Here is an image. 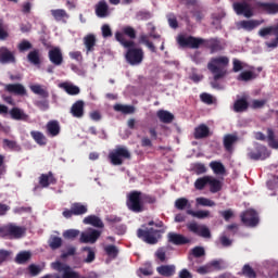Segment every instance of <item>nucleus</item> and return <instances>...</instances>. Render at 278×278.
I'll use <instances>...</instances> for the list:
<instances>
[{"label":"nucleus","mask_w":278,"mask_h":278,"mask_svg":"<svg viewBox=\"0 0 278 278\" xmlns=\"http://www.w3.org/2000/svg\"><path fill=\"white\" fill-rule=\"evenodd\" d=\"M157 118L161 123H165V125H168L175 121V115L168 111L160 110L156 113Z\"/></svg>","instance_id":"nucleus-29"},{"label":"nucleus","mask_w":278,"mask_h":278,"mask_svg":"<svg viewBox=\"0 0 278 278\" xmlns=\"http://www.w3.org/2000/svg\"><path fill=\"white\" fill-rule=\"evenodd\" d=\"M55 184H58V178L53 175V172L41 174L39 177V185L41 188H49V186H55Z\"/></svg>","instance_id":"nucleus-21"},{"label":"nucleus","mask_w":278,"mask_h":278,"mask_svg":"<svg viewBox=\"0 0 278 278\" xmlns=\"http://www.w3.org/2000/svg\"><path fill=\"white\" fill-rule=\"evenodd\" d=\"M51 16H53L54 21L58 23H66L67 18H71V15L64 9H52L50 11Z\"/></svg>","instance_id":"nucleus-24"},{"label":"nucleus","mask_w":278,"mask_h":278,"mask_svg":"<svg viewBox=\"0 0 278 278\" xmlns=\"http://www.w3.org/2000/svg\"><path fill=\"white\" fill-rule=\"evenodd\" d=\"M264 20H250V21H241L240 25L242 29H247V31H253L255 27H260V25H263Z\"/></svg>","instance_id":"nucleus-28"},{"label":"nucleus","mask_w":278,"mask_h":278,"mask_svg":"<svg viewBox=\"0 0 278 278\" xmlns=\"http://www.w3.org/2000/svg\"><path fill=\"white\" fill-rule=\"evenodd\" d=\"M30 90L34 92V94H39V97H42V99H49V91L42 89V86L40 85L30 86Z\"/></svg>","instance_id":"nucleus-43"},{"label":"nucleus","mask_w":278,"mask_h":278,"mask_svg":"<svg viewBox=\"0 0 278 278\" xmlns=\"http://www.w3.org/2000/svg\"><path fill=\"white\" fill-rule=\"evenodd\" d=\"M270 34H274L276 36V38L273 39L271 41H266L265 46L267 49H277V47H278V24L276 26H269V27L261 28L258 30V36H261V38H266V36H270Z\"/></svg>","instance_id":"nucleus-7"},{"label":"nucleus","mask_w":278,"mask_h":278,"mask_svg":"<svg viewBox=\"0 0 278 278\" xmlns=\"http://www.w3.org/2000/svg\"><path fill=\"white\" fill-rule=\"evenodd\" d=\"M126 205L128 210H130V212H135V214L144 212V205L142 204V192L131 191L127 197Z\"/></svg>","instance_id":"nucleus-6"},{"label":"nucleus","mask_w":278,"mask_h":278,"mask_svg":"<svg viewBox=\"0 0 278 278\" xmlns=\"http://www.w3.org/2000/svg\"><path fill=\"white\" fill-rule=\"evenodd\" d=\"M255 10L264 14L275 15L278 14V3L258 1L254 4Z\"/></svg>","instance_id":"nucleus-12"},{"label":"nucleus","mask_w":278,"mask_h":278,"mask_svg":"<svg viewBox=\"0 0 278 278\" xmlns=\"http://www.w3.org/2000/svg\"><path fill=\"white\" fill-rule=\"evenodd\" d=\"M27 60L34 66H38L40 64V50L35 49L27 54Z\"/></svg>","instance_id":"nucleus-37"},{"label":"nucleus","mask_w":278,"mask_h":278,"mask_svg":"<svg viewBox=\"0 0 278 278\" xmlns=\"http://www.w3.org/2000/svg\"><path fill=\"white\" fill-rule=\"evenodd\" d=\"M177 42L184 49H199V47L204 46L205 49H210L211 53L223 51V45L218 38L203 39L194 36L186 37L184 35H179Z\"/></svg>","instance_id":"nucleus-1"},{"label":"nucleus","mask_w":278,"mask_h":278,"mask_svg":"<svg viewBox=\"0 0 278 278\" xmlns=\"http://www.w3.org/2000/svg\"><path fill=\"white\" fill-rule=\"evenodd\" d=\"M83 251H87L88 252V255L85 258L86 264H92V261L96 258V254H94L92 248L85 247L83 249Z\"/></svg>","instance_id":"nucleus-58"},{"label":"nucleus","mask_w":278,"mask_h":278,"mask_svg":"<svg viewBox=\"0 0 278 278\" xmlns=\"http://www.w3.org/2000/svg\"><path fill=\"white\" fill-rule=\"evenodd\" d=\"M62 238L58 236H50L48 240V244L52 251H58V249L62 248Z\"/></svg>","instance_id":"nucleus-36"},{"label":"nucleus","mask_w":278,"mask_h":278,"mask_svg":"<svg viewBox=\"0 0 278 278\" xmlns=\"http://www.w3.org/2000/svg\"><path fill=\"white\" fill-rule=\"evenodd\" d=\"M113 110L115 112H122V114H134L136 112V108L134 105L127 104H115Z\"/></svg>","instance_id":"nucleus-35"},{"label":"nucleus","mask_w":278,"mask_h":278,"mask_svg":"<svg viewBox=\"0 0 278 278\" xmlns=\"http://www.w3.org/2000/svg\"><path fill=\"white\" fill-rule=\"evenodd\" d=\"M187 228L191 233H195V236H200V238H212V232L207 226L199 225L193 222L188 224Z\"/></svg>","instance_id":"nucleus-11"},{"label":"nucleus","mask_w":278,"mask_h":278,"mask_svg":"<svg viewBox=\"0 0 278 278\" xmlns=\"http://www.w3.org/2000/svg\"><path fill=\"white\" fill-rule=\"evenodd\" d=\"M109 160L113 166H123L125 160H131V152L126 147L117 146L109 153Z\"/></svg>","instance_id":"nucleus-5"},{"label":"nucleus","mask_w":278,"mask_h":278,"mask_svg":"<svg viewBox=\"0 0 278 278\" xmlns=\"http://www.w3.org/2000/svg\"><path fill=\"white\" fill-rule=\"evenodd\" d=\"M208 186L212 194H216V192H220L223 190V182L212 176H208Z\"/></svg>","instance_id":"nucleus-30"},{"label":"nucleus","mask_w":278,"mask_h":278,"mask_svg":"<svg viewBox=\"0 0 278 278\" xmlns=\"http://www.w3.org/2000/svg\"><path fill=\"white\" fill-rule=\"evenodd\" d=\"M238 81H251V79H255V74L251 71L242 72L238 77Z\"/></svg>","instance_id":"nucleus-47"},{"label":"nucleus","mask_w":278,"mask_h":278,"mask_svg":"<svg viewBox=\"0 0 278 278\" xmlns=\"http://www.w3.org/2000/svg\"><path fill=\"white\" fill-rule=\"evenodd\" d=\"M0 64H16V56L8 47H0Z\"/></svg>","instance_id":"nucleus-16"},{"label":"nucleus","mask_w":278,"mask_h":278,"mask_svg":"<svg viewBox=\"0 0 278 278\" xmlns=\"http://www.w3.org/2000/svg\"><path fill=\"white\" fill-rule=\"evenodd\" d=\"M33 47L31 42L24 39L18 43L17 49L20 53H25V51H29Z\"/></svg>","instance_id":"nucleus-50"},{"label":"nucleus","mask_w":278,"mask_h":278,"mask_svg":"<svg viewBox=\"0 0 278 278\" xmlns=\"http://www.w3.org/2000/svg\"><path fill=\"white\" fill-rule=\"evenodd\" d=\"M142 227L137 229V238L146 242V244H157L162 238V231L154 228H147L146 226Z\"/></svg>","instance_id":"nucleus-4"},{"label":"nucleus","mask_w":278,"mask_h":278,"mask_svg":"<svg viewBox=\"0 0 278 278\" xmlns=\"http://www.w3.org/2000/svg\"><path fill=\"white\" fill-rule=\"evenodd\" d=\"M239 275L247 277V278H257V273L251 267V265L245 264L243 265L241 273Z\"/></svg>","instance_id":"nucleus-40"},{"label":"nucleus","mask_w":278,"mask_h":278,"mask_svg":"<svg viewBox=\"0 0 278 278\" xmlns=\"http://www.w3.org/2000/svg\"><path fill=\"white\" fill-rule=\"evenodd\" d=\"M96 14L99 18H105L106 16H110V7L105 0L98 2V5H96Z\"/></svg>","instance_id":"nucleus-25"},{"label":"nucleus","mask_w":278,"mask_h":278,"mask_svg":"<svg viewBox=\"0 0 278 278\" xmlns=\"http://www.w3.org/2000/svg\"><path fill=\"white\" fill-rule=\"evenodd\" d=\"M267 142L270 149H278V139H275V130L267 128Z\"/></svg>","instance_id":"nucleus-41"},{"label":"nucleus","mask_w":278,"mask_h":278,"mask_svg":"<svg viewBox=\"0 0 278 278\" xmlns=\"http://www.w3.org/2000/svg\"><path fill=\"white\" fill-rule=\"evenodd\" d=\"M102 36H103V38H111V36H112V28H110V25L104 24L102 26Z\"/></svg>","instance_id":"nucleus-64"},{"label":"nucleus","mask_w":278,"mask_h":278,"mask_svg":"<svg viewBox=\"0 0 278 278\" xmlns=\"http://www.w3.org/2000/svg\"><path fill=\"white\" fill-rule=\"evenodd\" d=\"M4 90L17 97H25V94H27V89H25V86L22 84H8L4 86Z\"/></svg>","instance_id":"nucleus-18"},{"label":"nucleus","mask_w":278,"mask_h":278,"mask_svg":"<svg viewBox=\"0 0 278 278\" xmlns=\"http://www.w3.org/2000/svg\"><path fill=\"white\" fill-rule=\"evenodd\" d=\"M115 40L127 49L125 59L130 66H140L142 64L144 60V50L142 48H136V42L127 40L121 31L115 33Z\"/></svg>","instance_id":"nucleus-2"},{"label":"nucleus","mask_w":278,"mask_h":278,"mask_svg":"<svg viewBox=\"0 0 278 278\" xmlns=\"http://www.w3.org/2000/svg\"><path fill=\"white\" fill-rule=\"evenodd\" d=\"M99 238H101V231L97 230V229H90L87 232H83L80 235V242L83 244H94V242H97V240H99Z\"/></svg>","instance_id":"nucleus-15"},{"label":"nucleus","mask_w":278,"mask_h":278,"mask_svg":"<svg viewBox=\"0 0 278 278\" xmlns=\"http://www.w3.org/2000/svg\"><path fill=\"white\" fill-rule=\"evenodd\" d=\"M25 233H27V228L25 226L9 224V238L18 240L20 238H23Z\"/></svg>","instance_id":"nucleus-19"},{"label":"nucleus","mask_w":278,"mask_h":278,"mask_svg":"<svg viewBox=\"0 0 278 278\" xmlns=\"http://www.w3.org/2000/svg\"><path fill=\"white\" fill-rule=\"evenodd\" d=\"M63 88L65 90V92H67V94H79L80 90L79 87L75 86V85H68V84H64Z\"/></svg>","instance_id":"nucleus-51"},{"label":"nucleus","mask_w":278,"mask_h":278,"mask_svg":"<svg viewBox=\"0 0 278 278\" xmlns=\"http://www.w3.org/2000/svg\"><path fill=\"white\" fill-rule=\"evenodd\" d=\"M48 58L54 66H62V64H64V55L62 54V50L58 47L49 50Z\"/></svg>","instance_id":"nucleus-14"},{"label":"nucleus","mask_w":278,"mask_h":278,"mask_svg":"<svg viewBox=\"0 0 278 278\" xmlns=\"http://www.w3.org/2000/svg\"><path fill=\"white\" fill-rule=\"evenodd\" d=\"M233 10L236 14L243 15L245 18H251L253 16V7L248 2L233 3Z\"/></svg>","instance_id":"nucleus-13"},{"label":"nucleus","mask_w":278,"mask_h":278,"mask_svg":"<svg viewBox=\"0 0 278 278\" xmlns=\"http://www.w3.org/2000/svg\"><path fill=\"white\" fill-rule=\"evenodd\" d=\"M243 68H244V66H242V61H240L238 59H233V61H232L233 73H240V71H242Z\"/></svg>","instance_id":"nucleus-61"},{"label":"nucleus","mask_w":278,"mask_h":278,"mask_svg":"<svg viewBox=\"0 0 278 278\" xmlns=\"http://www.w3.org/2000/svg\"><path fill=\"white\" fill-rule=\"evenodd\" d=\"M12 260V251L0 249V266H3L5 262H10Z\"/></svg>","instance_id":"nucleus-46"},{"label":"nucleus","mask_w":278,"mask_h":278,"mask_svg":"<svg viewBox=\"0 0 278 278\" xmlns=\"http://www.w3.org/2000/svg\"><path fill=\"white\" fill-rule=\"evenodd\" d=\"M192 255L193 257H203V255H205V249L195 247L192 249Z\"/></svg>","instance_id":"nucleus-63"},{"label":"nucleus","mask_w":278,"mask_h":278,"mask_svg":"<svg viewBox=\"0 0 278 278\" xmlns=\"http://www.w3.org/2000/svg\"><path fill=\"white\" fill-rule=\"evenodd\" d=\"M229 66V58L228 56H216L212 58L207 63V68L214 75V81H218L223 79L227 75V67Z\"/></svg>","instance_id":"nucleus-3"},{"label":"nucleus","mask_w":278,"mask_h":278,"mask_svg":"<svg viewBox=\"0 0 278 278\" xmlns=\"http://www.w3.org/2000/svg\"><path fill=\"white\" fill-rule=\"evenodd\" d=\"M83 223L85 225H91L92 227H97L98 229H103V227H105L103 220H101L97 215H89L85 217Z\"/></svg>","instance_id":"nucleus-26"},{"label":"nucleus","mask_w":278,"mask_h":278,"mask_svg":"<svg viewBox=\"0 0 278 278\" xmlns=\"http://www.w3.org/2000/svg\"><path fill=\"white\" fill-rule=\"evenodd\" d=\"M187 214L189 216H193V218H199L200 220H203V218H210V211H192V210H188Z\"/></svg>","instance_id":"nucleus-42"},{"label":"nucleus","mask_w":278,"mask_h":278,"mask_svg":"<svg viewBox=\"0 0 278 278\" xmlns=\"http://www.w3.org/2000/svg\"><path fill=\"white\" fill-rule=\"evenodd\" d=\"M10 115H11V118H13V121H28L29 119V115H27L25 112H23V110H21L18 108L11 109Z\"/></svg>","instance_id":"nucleus-32"},{"label":"nucleus","mask_w":278,"mask_h":278,"mask_svg":"<svg viewBox=\"0 0 278 278\" xmlns=\"http://www.w3.org/2000/svg\"><path fill=\"white\" fill-rule=\"evenodd\" d=\"M266 105V100H253L251 108L252 110H262Z\"/></svg>","instance_id":"nucleus-62"},{"label":"nucleus","mask_w":278,"mask_h":278,"mask_svg":"<svg viewBox=\"0 0 278 278\" xmlns=\"http://www.w3.org/2000/svg\"><path fill=\"white\" fill-rule=\"evenodd\" d=\"M210 166L215 175H225V165L223 163L215 161L211 162Z\"/></svg>","instance_id":"nucleus-45"},{"label":"nucleus","mask_w":278,"mask_h":278,"mask_svg":"<svg viewBox=\"0 0 278 278\" xmlns=\"http://www.w3.org/2000/svg\"><path fill=\"white\" fill-rule=\"evenodd\" d=\"M28 271L31 277H38V275H40V273H42V269L40 268V266H38L36 264H30L28 266Z\"/></svg>","instance_id":"nucleus-57"},{"label":"nucleus","mask_w":278,"mask_h":278,"mask_svg":"<svg viewBox=\"0 0 278 278\" xmlns=\"http://www.w3.org/2000/svg\"><path fill=\"white\" fill-rule=\"evenodd\" d=\"M210 136V127L205 124L199 125L194 129V138L195 140H202L203 138H207Z\"/></svg>","instance_id":"nucleus-27"},{"label":"nucleus","mask_w":278,"mask_h":278,"mask_svg":"<svg viewBox=\"0 0 278 278\" xmlns=\"http://www.w3.org/2000/svg\"><path fill=\"white\" fill-rule=\"evenodd\" d=\"M247 110H249V101H247V98H241L235 101L233 112L242 113L247 112Z\"/></svg>","instance_id":"nucleus-33"},{"label":"nucleus","mask_w":278,"mask_h":278,"mask_svg":"<svg viewBox=\"0 0 278 278\" xmlns=\"http://www.w3.org/2000/svg\"><path fill=\"white\" fill-rule=\"evenodd\" d=\"M86 103L83 100H77L71 108L70 113L74 118H84Z\"/></svg>","instance_id":"nucleus-20"},{"label":"nucleus","mask_w":278,"mask_h":278,"mask_svg":"<svg viewBox=\"0 0 278 278\" xmlns=\"http://www.w3.org/2000/svg\"><path fill=\"white\" fill-rule=\"evenodd\" d=\"M104 251L109 257H118V248H116V245H106Z\"/></svg>","instance_id":"nucleus-52"},{"label":"nucleus","mask_w":278,"mask_h":278,"mask_svg":"<svg viewBox=\"0 0 278 278\" xmlns=\"http://www.w3.org/2000/svg\"><path fill=\"white\" fill-rule=\"evenodd\" d=\"M200 101H202V103H205L206 105H214V102L216 101L214 99L213 94H210L207 92H203L200 94Z\"/></svg>","instance_id":"nucleus-48"},{"label":"nucleus","mask_w":278,"mask_h":278,"mask_svg":"<svg viewBox=\"0 0 278 278\" xmlns=\"http://www.w3.org/2000/svg\"><path fill=\"white\" fill-rule=\"evenodd\" d=\"M77 236H79V230H76V229H68L63 232V237L66 240H75V238H77Z\"/></svg>","instance_id":"nucleus-54"},{"label":"nucleus","mask_w":278,"mask_h":278,"mask_svg":"<svg viewBox=\"0 0 278 278\" xmlns=\"http://www.w3.org/2000/svg\"><path fill=\"white\" fill-rule=\"evenodd\" d=\"M195 201L198 205H202V207H214V205H216V202L203 197L197 198Z\"/></svg>","instance_id":"nucleus-49"},{"label":"nucleus","mask_w":278,"mask_h":278,"mask_svg":"<svg viewBox=\"0 0 278 278\" xmlns=\"http://www.w3.org/2000/svg\"><path fill=\"white\" fill-rule=\"evenodd\" d=\"M75 253H77V248L70 245L66 251H62L61 260H66L67 257L75 255Z\"/></svg>","instance_id":"nucleus-53"},{"label":"nucleus","mask_w":278,"mask_h":278,"mask_svg":"<svg viewBox=\"0 0 278 278\" xmlns=\"http://www.w3.org/2000/svg\"><path fill=\"white\" fill-rule=\"evenodd\" d=\"M248 157H250V160H254V162L260 160H268V157H270V151H268L266 146L258 144L255 147V150L248 153Z\"/></svg>","instance_id":"nucleus-10"},{"label":"nucleus","mask_w":278,"mask_h":278,"mask_svg":"<svg viewBox=\"0 0 278 278\" xmlns=\"http://www.w3.org/2000/svg\"><path fill=\"white\" fill-rule=\"evenodd\" d=\"M210 176H203L198 178L194 182L195 190H204L205 186H208Z\"/></svg>","instance_id":"nucleus-44"},{"label":"nucleus","mask_w":278,"mask_h":278,"mask_svg":"<svg viewBox=\"0 0 278 278\" xmlns=\"http://www.w3.org/2000/svg\"><path fill=\"white\" fill-rule=\"evenodd\" d=\"M83 42L86 48V53H92L94 47H97V36H94V34H88L84 37Z\"/></svg>","instance_id":"nucleus-23"},{"label":"nucleus","mask_w":278,"mask_h":278,"mask_svg":"<svg viewBox=\"0 0 278 278\" xmlns=\"http://www.w3.org/2000/svg\"><path fill=\"white\" fill-rule=\"evenodd\" d=\"M123 36H128L131 40H135L136 38V29L131 26H125L123 28Z\"/></svg>","instance_id":"nucleus-56"},{"label":"nucleus","mask_w":278,"mask_h":278,"mask_svg":"<svg viewBox=\"0 0 278 278\" xmlns=\"http://www.w3.org/2000/svg\"><path fill=\"white\" fill-rule=\"evenodd\" d=\"M193 172L197 175H203V174L207 173V167H205V164H203V163H195V164H193Z\"/></svg>","instance_id":"nucleus-55"},{"label":"nucleus","mask_w":278,"mask_h":278,"mask_svg":"<svg viewBox=\"0 0 278 278\" xmlns=\"http://www.w3.org/2000/svg\"><path fill=\"white\" fill-rule=\"evenodd\" d=\"M29 260H31V252H29V251H22V252L17 253V255L15 257L16 264H27V262H29Z\"/></svg>","instance_id":"nucleus-39"},{"label":"nucleus","mask_w":278,"mask_h":278,"mask_svg":"<svg viewBox=\"0 0 278 278\" xmlns=\"http://www.w3.org/2000/svg\"><path fill=\"white\" fill-rule=\"evenodd\" d=\"M167 241L176 247H181L184 244H190V239L186 238L184 235L176 232H168Z\"/></svg>","instance_id":"nucleus-17"},{"label":"nucleus","mask_w":278,"mask_h":278,"mask_svg":"<svg viewBox=\"0 0 278 278\" xmlns=\"http://www.w3.org/2000/svg\"><path fill=\"white\" fill-rule=\"evenodd\" d=\"M84 214H88V206L81 204L80 202L73 203L71 210L65 208L62 213L64 218H73V216H84Z\"/></svg>","instance_id":"nucleus-9"},{"label":"nucleus","mask_w":278,"mask_h":278,"mask_svg":"<svg viewBox=\"0 0 278 278\" xmlns=\"http://www.w3.org/2000/svg\"><path fill=\"white\" fill-rule=\"evenodd\" d=\"M156 273L162 277H173L175 275V265H161L156 268Z\"/></svg>","instance_id":"nucleus-31"},{"label":"nucleus","mask_w":278,"mask_h":278,"mask_svg":"<svg viewBox=\"0 0 278 278\" xmlns=\"http://www.w3.org/2000/svg\"><path fill=\"white\" fill-rule=\"evenodd\" d=\"M241 223L245 227H257L260 225V215L253 208H249L241 214Z\"/></svg>","instance_id":"nucleus-8"},{"label":"nucleus","mask_w":278,"mask_h":278,"mask_svg":"<svg viewBox=\"0 0 278 278\" xmlns=\"http://www.w3.org/2000/svg\"><path fill=\"white\" fill-rule=\"evenodd\" d=\"M237 142H238V136L232 135V134L225 135L224 139H223V144H224L225 151H227L228 153H232L233 152V146Z\"/></svg>","instance_id":"nucleus-22"},{"label":"nucleus","mask_w":278,"mask_h":278,"mask_svg":"<svg viewBox=\"0 0 278 278\" xmlns=\"http://www.w3.org/2000/svg\"><path fill=\"white\" fill-rule=\"evenodd\" d=\"M48 134L55 137L60 135V123L58 121H51L47 124Z\"/></svg>","instance_id":"nucleus-38"},{"label":"nucleus","mask_w":278,"mask_h":278,"mask_svg":"<svg viewBox=\"0 0 278 278\" xmlns=\"http://www.w3.org/2000/svg\"><path fill=\"white\" fill-rule=\"evenodd\" d=\"M30 136L35 140V142L40 147H45V144H47V137L41 131L31 130Z\"/></svg>","instance_id":"nucleus-34"},{"label":"nucleus","mask_w":278,"mask_h":278,"mask_svg":"<svg viewBox=\"0 0 278 278\" xmlns=\"http://www.w3.org/2000/svg\"><path fill=\"white\" fill-rule=\"evenodd\" d=\"M36 108L41 110V112H47L49 110V101L48 100H38L35 102Z\"/></svg>","instance_id":"nucleus-60"},{"label":"nucleus","mask_w":278,"mask_h":278,"mask_svg":"<svg viewBox=\"0 0 278 278\" xmlns=\"http://www.w3.org/2000/svg\"><path fill=\"white\" fill-rule=\"evenodd\" d=\"M175 207L176 210H186L188 207V199L180 198L175 201Z\"/></svg>","instance_id":"nucleus-59"}]
</instances>
